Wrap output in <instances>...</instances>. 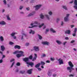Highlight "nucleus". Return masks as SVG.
I'll use <instances>...</instances> for the list:
<instances>
[{
	"label": "nucleus",
	"instance_id": "1",
	"mask_svg": "<svg viewBox=\"0 0 77 77\" xmlns=\"http://www.w3.org/2000/svg\"><path fill=\"white\" fill-rule=\"evenodd\" d=\"M68 64L70 67H68L67 68V69L69 71V72H71L72 70H74V69L72 68L74 67V65L71 61H69L68 62Z\"/></svg>",
	"mask_w": 77,
	"mask_h": 77
},
{
	"label": "nucleus",
	"instance_id": "2",
	"mask_svg": "<svg viewBox=\"0 0 77 77\" xmlns=\"http://www.w3.org/2000/svg\"><path fill=\"white\" fill-rule=\"evenodd\" d=\"M74 8L77 11V0H75L74 2Z\"/></svg>",
	"mask_w": 77,
	"mask_h": 77
},
{
	"label": "nucleus",
	"instance_id": "3",
	"mask_svg": "<svg viewBox=\"0 0 77 77\" xmlns=\"http://www.w3.org/2000/svg\"><path fill=\"white\" fill-rule=\"evenodd\" d=\"M42 44L43 45H50V42L47 41L43 42H42Z\"/></svg>",
	"mask_w": 77,
	"mask_h": 77
},
{
	"label": "nucleus",
	"instance_id": "4",
	"mask_svg": "<svg viewBox=\"0 0 77 77\" xmlns=\"http://www.w3.org/2000/svg\"><path fill=\"white\" fill-rule=\"evenodd\" d=\"M22 53V54H23L24 53V52L22 51H15L13 53V54H17V53Z\"/></svg>",
	"mask_w": 77,
	"mask_h": 77
},
{
	"label": "nucleus",
	"instance_id": "5",
	"mask_svg": "<svg viewBox=\"0 0 77 77\" xmlns=\"http://www.w3.org/2000/svg\"><path fill=\"white\" fill-rule=\"evenodd\" d=\"M41 6H42V5H36L35 7V11H38V10L39 9Z\"/></svg>",
	"mask_w": 77,
	"mask_h": 77
},
{
	"label": "nucleus",
	"instance_id": "6",
	"mask_svg": "<svg viewBox=\"0 0 77 77\" xmlns=\"http://www.w3.org/2000/svg\"><path fill=\"white\" fill-rule=\"evenodd\" d=\"M26 64H28V65H30L31 67H33V66L34 65V63L32 62L29 63L27 62Z\"/></svg>",
	"mask_w": 77,
	"mask_h": 77
},
{
	"label": "nucleus",
	"instance_id": "7",
	"mask_svg": "<svg viewBox=\"0 0 77 77\" xmlns=\"http://www.w3.org/2000/svg\"><path fill=\"white\" fill-rule=\"evenodd\" d=\"M34 50L35 51H39V47L37 46H35L34 47Z\"/></svg>",
	"mask_w": 77,
	"mask_h": 77
},
{
	"label": "nucleus",
	"instance_id": "8",
	"mask_svg": "<svg viewBox=\"0 0 77 77\" xmlns=\"http://www.w3.org/2000/svg\"><path fill=\"white\" fill-rule=\"evenodd\" d=\"M15 34H17V33L15 32L12 33L11 34V36L13 37V38L14 39H15L17 38V37L15 36H14Z\"/></svg>",
	"mask_w": 77,
	"mask_h": 77
},
{
	"label": "nucleus",
	"instance_id": "9",
	"mask_svg": "<svg viewBox=\"0 0 77 77\" xmlns=\"http://www.w3.org/2000/svg\"><path fill=\"white\" fill-rule=\"evenodd\" d=\"M23 54L21 53V54H18L16 55V56L18 58H19V57H21V56H24V55Z\"/></svg>",
	"mask_w": 77,
	"mask_h": 77
},
{
	"label": "nucleus",
	"instance_id": "10",
	"mask_svg": "<svg viewBox=\"0 0 77 77\" xmlns=\"http://www.w3.org/2000/svg\"><path fill=\"white\" fill-rule=\"evenodd\" d=\"M58 61L59 62V63L60 65H61L62 64H63V60L61 59H59L58 60Z\"/></svg>",
	"mask_w": 77,
	"mask_h": 77
},
{
	"label": "nucleus",
	"instance_id": "11",
	"mask_svg": "<svg viewBox=\"0 0 77 77\" xmlns=\"http://www.w3.org/2000/svg\"><path fill=\"white\" fill-rule=\"evenodd\" d=\"M35 31H33L32 29L29 30V34L32 33V35H34V34H35Z\"/></svg>",
	"mask_w": 77,
	"mask_h": 77
},
{
	"label": "nucleus",
	"instance_id": "12",
	"mask_svg": "<svg viewBox=\"0 0 77 77\" xmlns=\"http://www.w3.org/2000/svg\"><path fill=\"white\" fill-rule=\"evenodd\" d=\"M34 24H39V23H38V21H35L33 23H31V24L30 25L31 26H33Z\"/></svg>",
	"mask_w": 77,
	"mask_h": 77
},
{
	"label": "nucleus",
	"instance_id": "13",
	"mask_svg": "<svg viewBox=\"0 0 77 77\" xmlns=\"http://www.w3.org/2000/svg\"><path fill=\"white\" fill-rule=\"evenodd\" d=\"M47 74L48 76L50 77L51 75L52 74V73H51V71H49L47 73Z\"/></svg>",
	"mask_w": 77,
	"mask_h": 77
},
{
	"label": "nucleus",
	"instance_id": "14",
	"mask_svg": "<svg viewBox=\"0 0 77 77\" xmlns=\"http://www.w3.org/2000/svg\"><path fill=\"white\" fill-rule=\"evenodd\" d=\"M14 48L15 49H17H17H20V48H21V47H20V46L16 45L14 46Z\"/></svg>",
	"mask_w": 77,
	"mask_h": 77
},
{
	"label": "nucleus",
	"instance_id": "15",
	"mask_svg": "<svg viewBox=\"0 0 77 77\" xmlns=\"http://www.w3.org/2000/svg\"><path fill=\"white\" fill-rule=\"evenodd\" d=\"M56 42L59 45H60V44H62V42L59 40H56Z\"/></svg>",
	"mask_w": 77,
	"mask_h": 77
},
{
	"label": "nucleus",
	"instance_id": "16",
	"mask_svg": "<svg viewBox=\"0 0 77 77\" xmlns=\"http://www.w3.org/2000/svg\"><path fill=\"white\" fill-rule=\"evenodd\" d=\"M71 31L70 30H67L65 32V33L66 34H68V35H69L70 34Z\"/></svg>",
	"mask_w": 77,
	"mask_h": 77
},
{
	"label": "nucleus",
	"instance_id": "17",
	"mask_svg": "<svg viewBox=\"0 0 77 77\" xmlns=\"http://www.w3.org/2000/svg\"><path fill=\"white\" fill-rule=\"evenodd\" d=\"M23 60L25 62H28L29 61V58L25 57V58H23Z\"/></svg>",
	"mask_w": 77,
	"mask_h": 77
},
{
	"label": "nucleus",
	"instance_id": "18",
	"mask_svg": "<svg viewBox=\"0 0 77 77\" xmlns=\"http://www.w3.org/2000/svg\"><path fill=\"white\" fill-rule=\"evenodd\" d=\"M6 22L4 21H0V24L1 25H5L6 24Z\"/></svg>",
	"mask_w": 77,
	"mask_h": 77
},
{
	"label": "nucleus",
	"instance_id": "19",
	"mask_svg": "<svg viewBox=\"0 0 77 77\" xmlns=\"http://www.w3.org/2000/svg\"><path fill=\"white\" fill-rule=\"evenodd\" d=\"M32 69H30L28 70L27 72L29 74H32Z\"/></svg>",
	"mask_w": 77,
	"mask_h": 77
},
{
	"label": "nucleus",
	"instance_id": "20",
	"mask_svg": "<svg viewBox=\"0 0 77 77\" xmlns=\"http://www.w3.org/2000/svg\"><path fill=\"white\" fill-rule=\"evenodd\" d=\"M64 20L66 22H68L69 21V19H68V17H65L64 18Z\"/></svg>",
	"mask_w": 77,
	"mask_h": 77
},
{
	"label": "nucleus",
	"instance_id": "21",
	"mask_svg": "<svg viewBox=\"0 0 77 77\" xmlns=\"http://www.w3.org/2000/svg\"><path fill=\"white\" fill-rule=\"evenodd\" d=\"M50 31L52 33H56V31L52 28L50 29Z\"/></svg>",
	"mask_w": 77,
	"mask_h": 77
},
{
	"label": "nucleus",
	"instance_id": "22",
	"mask_svg": "<svg viewBox=\"0 0 77 77\" xmlns=\"http://www.w3.org/2000/svg\"><path fill=\"white\" fill-rule=\"evenodd\" d=\"M45 16L46 17V18H47V20H50V17H49V15L47 14H45Z\"/></svg>",
	"mask_w": 77,
	"mask_h": 77
},
{
	"label": "nucleus",
	"instance_id": "23",
	"mask_svg": "<svg viewBox=\"0 0 77 77\" xmlns=\"http://www.w3.org/2000/svg\"><path fill=\"white\" fill-rule=\"evenodd\" d=\"M6 17L7 18V20H8V21H10L11 20V19L9 17V14H8L7 15Z\"/></svg>",
	"mask_w": 77,
	"mask_h": 77
},
{
	"label": "nucleus",
	"instance_id": "24",
	"mask_svg": "<svg viewBox=\"0 0 77 77\" xmlns=\"http://www.w3.org/2000/svg\"><path fill=\"white\" fill-rule=\"evenodd\" d=\"M0 40L1 42H3L4 41V38L3 36H1L0 37Z\"/></svg>",
	"mask_w": 77,
	"mask_h": 77
},
{
	"label": "nucleus",
	"instance_id": "25",
	"mask_svg": "<svg viewBox=\"0 0 77 77\" xmlns=\"http://www.w3.org/2000/svg\"><path fill=\"white\" fill-rule=\"evenodd\" d=\"M32 27L29 26L28 27V28H33V27H38V25H32Z\"/></svg>",
	"mask_w": 77,
	"mask_h": 77
},
{
	"label": "nucleus",
	"instance_id": "26",
	"mask_svg": "<svg viewBox=\"0 0 77 77\" xmlns=\"http://www.w3.org/2000/svg\"><path fill=\"white\" fill-rule=\"evenodd\" d=\"M62 7L63 9H65V10H66V11L68 10V8H67V7H66L65 6H62Z\"/></svg>",
	"mask_w": 77,
	"mask_h": 77
},
{
	"label": "nucleus",
	"instance_id": "27",
	"mask_svg": "<svg viewBox=\"0 0 77 77\" xmlns=\"http://www.w3.org/2000/svg\"><path fill=\"white\" fill-rule=\"evenodd\" d=\"M60 18H57L56 20V22L57 23H59V21H60Z\"/></svg>",
	"mask_w": 77,
	"mask_h": 77
},
{
	"label": "nucleus",
	"instance_id": "28",
	"mask_svg": "<svg viewBox=\"0 0 77 77\" xmlns=\"http://www.w3.org/2000/svg\"><path fill=\"white\" fill-rule=\"evenodd\" d=\"M38 38L40 40H41L42 39V36L41 35H40L39 34H38Z\"/></svg>",
	"mask_w": 77,
	"mask_h": 77
},
{
	"label": "nucleus",
	"instance_id": "29",
	"mask_svg": "<svg viewBox=\"0 0 77 77\" xmlns=\"http://www.w3.org/2000/svg\"><path fill=\"white\" fill-rule=\"evenodd\" d=\"M1 50H2V51H4L5 49V47H4V46H1Z\"/></svg>",
	"mask_w": 77,
	"mask_h": 77
},
{
	"label": "nucleus",
	"instance_id": "30",
	"mask_svg": "<svg viewBox=\"0 0 77 77\" xmlns=\"http://www.w3.org/2000/svg\"><path fill=\"white\" fill-rule=\"evenodd\" d=\"M41 65V63H38V64L36 65L35 67L36 68H38V67H39V66H40V65Z\"/></svg>",
	"mask_w": 77,
	"mask_h": 77
},
{
	"label": "nucleus",
	"instance_id": "31",
	"mask_svg": "<svg viewBox=\"0 0 77 77\" xmlns=\"http://www.w3.org/2000/svg\"><path fill=\"white\" fill-rule=\"evenodd\" d=\"M30 45V43L29 42H26V43L25 45L26 47H28V46H29Z\"/></svg>",
	"mask_w": 77,
	"mask_h": 77
},
{
	"label": "nucleus",
	"instance_id": "32",
	"mask_svg": "<svg viewBox=\"0 0 77 77\" xmlns=\"http://www.w3.org/2000/svg\"><path fill=\"white\" fill-rule=\"evenodd\" d=\"M40 17L42 19H43L44 18V16L43 15V14H41L40 15Z\"/></svg>",
	"mask_w": 77,
	"mask_h": 77
},
{
	"label": "nucleus",
	"instance_id": "33",
	"mask_svg": "<svg viewBox=\"0 0 77 77\" xmlns=\"http://www.w3.org/2000/svg\"><path fill=\"white\" fill-rule=\"evenodd\" d=\"M41 64L43 66L45 64V63L43 61H42L41 62Z\"/></svg>",
	"mask_w": 77,
	"mask_h": 77
},
{
	"label": "nucleus",
	"instance_id": "34",
	"mask_svg": "<svg viewBox=\"0 0 77 77\" xmlns=\"http://www.w3.org/2000/svg\"><path fill=\"white\" fill-rule=\"evenodd\" d=\"M32 15H33V14L31 13L29 14L28 16V17H31V16H32Z\"/></svg>",
	"mask_w": 77,
	"mask_h": 77
},
{
	"label": "nucleus",
	"instance_id": "35",
	"mask_svg": "<svg viewBox=\"0 0 77 77\" xmlns=\"http://www.w3.org/2000/svg\"><path fill=\"white\" fill-rule=\"evenodd\" d=\"M46 31L45 32V34H47V32H49V29H46Z\"/></svg>",
	"mask_w": 77,
	"mask_h": 77
},
{
	"label": "nucleus",
	"instance_id": "36",
	"mask_svg": "<svg viewBox=\"0 0 77 77\" xmlns=\"http://www.w3.org/2000/svg\"><path fill=\"white\" fill-rule=\"evenodd\" d=\"M48 14L50 15H53V12L51 11H50L48 12Z\"/></svg>",
	"mask_w": 77,
	"mask_h": 77
},
{
	"label": "nucleus",
	"instance_id": "37",
	"mask_svg": "<svg viewBox=\"0 0 77 77\" xmlns=\"http://www.w3.org/2000/svg\"><path fill=\"white\" fill-rule=\"evenodd\" d=\"M25 72V71L23 70V71H20V73L21 74H24Z\"/></svg>",
	"mask_w": 77,
	"mask_h": 77
},
{
	"label": "nucleus",
	"instance_id": "38",
	"mask_svg": "<svg viewBox=\"0 0 77 77\" xmlns=\"http://www.w3.org/2000/svg\"><path fill=\"white\" fill-rule=\"evenodd\" d=\"M44 25V23H42L41 25L39 26V28H41V27H42V26Z\"/></svg>",
	"mask_w": 77,
	"mask_h": 77
},
{
	"label": "nucleus",
	"instance_id": "39",
	"mask_svg": "<svg viewBox=\"0 0 77 77\" xmlns=\"http://www.w3.org/2000/svg\"><path fill=\"white\" fill-rule=\"evenodd\" d=\"M15 64V62H13L12 63V65L10 67V68H12V67H13V66H14V65Z\"/></svg>",
	"mask_w": 77,
	"mask_h": 77
},
{
	"label": "nucleus",
	"instance_id": "40",
	"mask_svg": "<svg viewBox=\"0 0 77 77\" xmlns=\"http://www.w3.org/2000/svg\"><path fill=\"white\" fill-rule=\"evenodd\" d=\"M32 58H33V56H32V55H30L29 57V58L30 59H32Z\"/></svg>",
	"mask_w": 77,
	"mask_h": 77
},
{
	"label": "nucleus",
	"instance_id": "41",
	"mask_svg": "<svg viewBox=\"0 0 77 77\" xmlns=\"http://www.w3.org/2000/svg\"><path fill=\"white\" fill-rule=\"evenodd\" d=\"M3 2H4V5H6V0H4L3 1Z\"/></svg>",
	"mask_w": 77,
	"mask_h": 77
},
{
	"label": "nucleus",
	"instance_id": "42",
	"mask_svg": "<svg viewBox=\"0 0 77 77\" xmlns=\"http://www.w3.org/2000/svg\"><path fill=\"white\" fill-rule=\"evenodd\" d=\"M21 38V39L23 40V39H24V36H23V35H21L20 36Z\"/></svg>",
	"mask_w": 77,
	"mask_h": 77
},
{
	"label": "nucleus",
	"instance_id": "43",
	"mask_svg": "<svg viewBox=\"0 0 77 77\" xmlns=\"http://www.w3.org/2000/svg\"><path fill=\"white\" fill-rule=\"evenodd\" d=\"M16 65L17 66H20V63H17L16 64Z\"/></svg>",
	"mask_w": 77,
	"mask_h": 77
},
{
	"label": "nucleus",
	"instance_id": "44",
	"mask_svg": "<svg viewBox=\"0 0 77 77\" xmlns=\"http://www.w3.org/2000/svg\"><path fill=\"white\" fill-rule=\"evenodd\" d=\"M46 56V55H45V54H43L42 56V57H45Z\"/></svg>",
	"mask_w": 77,
	"mask_h": 77
},
{
	"label": "nucleus",
	"instance_id": "45",
	"mask_svg": "<svg viewBox=\"0 0 77 77\" xmlns=\"http://www.w3.org/2000/svg\"><path fill=\"white\" fill-rule=\"evenodd\" d=\"M36 59V57H34L33 59H32V61H35Z\"/></svg>",
	"mask_w": 77,
	"mask_h": 77
},
{
	"label": "nucleus",
	"instance_id": "46",
	"mask_svg": "<svg viewBox=\"0 0 77 77\" xmlns=\"http://www.w3.org/2000/svg\"><path fill=\"white\" fill-rule=\"evenodd\" d=\"M14 60L15 59H12L11 60L10 62H13V61H14Z\"/></svg>",
	"mask_w": 77,
	"mask_h": 77
},
{
	"label": "nucleus",
	"instance_id": "47",
	"mask_svg": "<svg viewBox=\"0 0 77 77\" xmlns=\"http://www.w3.org/2000/svg\"><path fill=\"white\" fill-rule=\"evenodd\" d=\"M69 14H66V17H67L68 18V17H69Z\"/></svg>",
	"mask_w": 77,
	"mask_h": 77
},
{
	"label": "nucleus",
	"instance_id": "48",
	"mask_svg": "<svg viewBox=\"0 0 77 77\" xmlns=\"http://www.w3.org/2000/svg\"><path fill=\"white\" fill-rule=\"evenodd\" d=\"M54 60V58H51V60L53 61Z\"/></svg>",
	"mask_w": 77,
	"mask_h": 77
},
{
	"label": "nucleus",
	"instance_id": "49",
	"mask_svg": "<svg viewBox=\"0 0 77 77\" xmlns=\"http://www.w3.org/2000/svg\"><path fill=\"white\" fill-rule=\"evenodd\" d=\"M75 35H76V33L74 32V33L72 34V35L73 36H75Z\"/></svg>",
	"mask_w": 77,
	"mask_h": 77
},
{
	"label": "nucleus",
	"instance_id": "50",
	"mask_svg": "<svg viewBox=\"0 0 77 77\" xmlns=\"http://www.w3.org/2000/svg\"><path fill=\"white\" fill-rule=\"evenodd\" d=\"M22 35H24L25 36H27V35L25 33H23L22 34Z\"/></svg>",
	"mask_w": 77,
	"mask_h": 77
},
{
	"label": "nucleus",
	"instance_id": "51",
	"mask_svg": "<svg viewBox=\"0 0 77 77\" xmlns=\"http://www.w3.org/2000/svg\"><path fill=\"white\" fill-rule=\"evenodd\" d=\"M23 6H20V10H21V9H23Z\"/></svg>",
	"mask_w": 77,
	"mask_h": 77
},
{
	"label": "nucleus",
	"instance_id": "52",
	"mask_svg": "<svg viewBox=\"0 0 77 77\" xmlns=\"http://www.w3.org/2000/svg\"><path fill=\"white\" fill-rule=\"evenodd\" d=\"M9 44L10 45H13V44H14V43H13L12 42H9Z\"/></svg>",
	"mask_w": 77,
	"mask_h": 77
},
{
	"label": "nucleus",
	"instance_id": "53",
	"mask_svg": "<svg viewBox=\"0 0 77 77\" xmlns=\"http://www.w3.org/2000/svg\"><path fill=\"white\" fill-rule=\"evenodd\" d=\"M67 42H64L63 43V44L64 45H65V44H66V43Z\"/></svg>",
	"mask_w": 77,
	"mask_h": 77
},
{
	"label": "nucleus",
	"instance_id": "54",
	"mask_svg": "<svg viewBox=\"0 0 77 77\" xmlns=\"http://www.w3.org/2000/svg\"><path fill=\"white\" fill-rule=\"evenodd\" d=\"M77 28H75L74 31V33H76V32H77Z\"/></svg>",
	"mask_w": 77,
	"mask_h": 77
},
{
	"label": "nucleus",
	"instance_id": "55",
	"mask_svg": "<svg viewBox=\"0 0 77 77\" xmlns=\"http://www.w3.org/2000/svg\"><path fill=\"white\" fill-rule=\"evenodd\" d=\"M26 10H27V11H29L30 10V8H29V7L26 8Z\"/></svg>",
	"mask_w": 77,
	"mask_h": 77
},
{
	"label": "nucleus",
	"instance_id": "56",
	"mask_svg": "<svg viewBox=\"0 0 77 77\" xmlns=\"http://www.w3.org/2000/svg\"><path fill=\"white\" fill-rule=\"evenodd\" d=\"M63 24H64V23H63V22L62 21L61 22V26H63Z\"/></svg>",
	"mask_w": 77,
	"mask_h": 77
},
{
	"label": "nucleus",
	"instance_id": "57",
	"mask_svg": "<svg viewBox=\"0 0 77 77\" xmlns=\"http://www.w3.org/2000/svg\"><path fill=\"white\" fill-rule=\"evenodd\" d=\"M65 39H66V40H68L69 39V38L68 37H66L65 38Z\"/></svg>",
	"mask_w": 77,
	"mask_h": 77
},
{
	"label": "nucleus",
	"instance_id": "58",
	"mask_svg": "<svg viewBox=\"0 0 77 77\" xmlns=\"http://www.w3.org/2000/svg\"><path fill=\"white\" fill-rule=\"evenodd\" d=\"M34 55H35L34 57H36L37 58V54H35Z\"/></svg>",
	"mask_w": 77,
	"mask_h": 77
},
{
	"label": "nucleus",
	"instance_id": "59",
	"mask_svg": "<svg viewBox=\"0 0 77 77\" xmlns=\"http://www.w3.org/2000/svg\"><path fill=\"white\" fill-rule=\"evenodd\" d=\"M56 74H53L52 75L53 77H56Z\"/></svg>",
	"mask_w": 77,
	"mask_h": 77
},
{
	"label": "nucleus",
	"instance_id": "60",
	"mask_svg": "<svg viewBox=\"0 0 77 77\" xmlns=\"http://www.w3.org/2000/svg\"><path fill=\"white\" fill-rule=\"evenodd\" d=\"M3 63V60H0V63Z\"/></svg>",
	"mask_w": 77,
	"mask_h": 77
},
{
	"label": "nucleus",
	"instance_id": "61",
	"mask_svg": "<svg viewBox=\"0 0 77 77\" xmlns=\"http://www.w3.org/2000/svg\"><path fill=\"white\" fill-rule=\"evenodd\" d=\"M46 63H50V61L49 60H47L46 61Z\"/></svg>",
	"mask_w": 77,
	"mask_h": 77
},
{
	"label": "nucleus",
	"instance_id": "62",
	"mask_svg": "<svg viewBox=\"0 0 77 77\" xmlns=\"http://www.w3.org/2000/svg\"><path fill=\"white\" fill-rule=\"evenodd\" d=\"M37 69H38V71H41V70H42V69L40 68H38Z\"/></svg>",
	"mask_w": 77,
	"mask_h": 77
},
{
	"label": "nucleus",
	"instance_id": "63",
	"mask_svg": "<svg viewBox=\"0 0 77 77\" xmlns=\"http://www.w3.org/2000/svg\"><path fill=\"white\" fill-rule=\"evenodd\" d=\"M69 77H74V75L71 74V75H69Z\"/></svg>",
	"mask_w": 77,
	"mask_h": 77
},
{
	"label": "nucleus",
	"instance_id": "64",
	"mask_svg": "<svg viewBox=\"0 0 77 77\" xmlns=\"http://www.w3.org/2000/svg\"><path fill=\"white\" fill-rule=\"evenodd\" d=\"M74 42H75V41L72 40V41H71V43H74Z\"/></svg>",
	"mask_w": 77,
	"mask_h": 77
}]
</instances>
